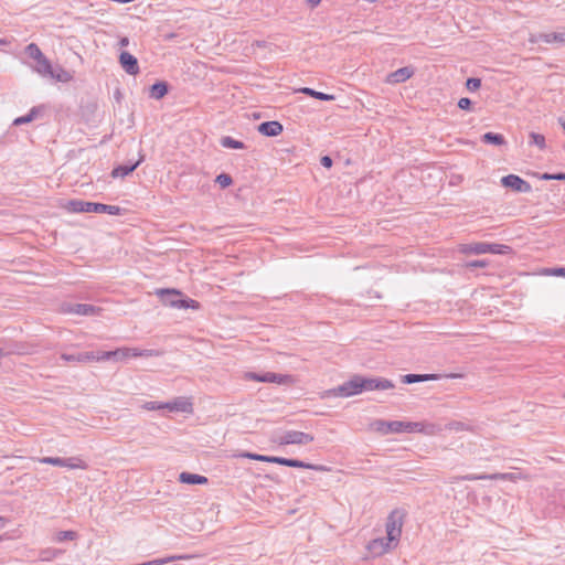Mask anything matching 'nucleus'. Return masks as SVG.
<instances>
[{
  "instance_id": "nucleus-1",
  "label": "nucleus",
  "mask_w": 565,
  "mask_h": 565,
  "mask_svg": "<svg viewBox=\"0 0 565 565\" xmlns=\"http://www.w3.org/2000/svg\"><path fill=\"white\" fill-rule=\"evenodd\" d=\"M393 387V382L387 379L354 375L349 381L333 388L331 394L333 396L350 397L364 391H384Z\"/></svg>"
},
{
  "instance_id": "nucleus-2",
  "label": "nucleus",
  "mask_w": 565,
  "mask_h": 565,
  "mask_svg": "<svg viewBox=\"0 0 565 565\" xmlns=\"http://www.w3.org/2000/svg\"><path fill=\"white\" fill-rule=\"evenodd\" d=\"M68 209L74 213H107L110 215H120L122 212V209L118 205H108L82 200L70 201Z\"/></svg>"
},
{
  "instance_id": "nucleus-3",
  "label": "nucleus",
  "mask_w": 565,
  "mask_h": 565,
  "mask_svg": "<svg viewBox=\"0 0 565 565\" xmlns=\"http://www.w3.org/2000/svg\"><path fill=\"white\" fill-rule=\"evenodd\" d=\"M404 519L405 512L399 509H395L388 514L385 523L386 537L388 539V542H393L398 545Z\"/></svg>"
},
{
  "instance_id": "nucleus-4",
  "label": "nucleus",
  "mask_w": 565,
  "mask_h": 565,
  "mask_svg": "<svg viewBox=\"0 0 565 565\" xmlns=\"http://www.w3.org/2000/svg\"><path fill=\"white\" fill-rule=\"evenodd\" d=\"M510 250V247L503 244H490V243H472L467 244L462 247V252L466 254H495V255H504Z\"/></svg>"
},
{
  "instance_id": "nucleus-5",
  "label": "nucleus",
  "mask_w": 565,
  "mask_h": 565,
  "mask_svg": "<svg viewBox=\"0 0 565 565\" xmlns=\"http://www.w3.org/2000/svg\"><path fill=\"white\" fill-rule=\"evenodd\" d=\"M529 42L532 44L544 42L546 44L564 45L565 44V26H561L554 32L531 33L529 36Z\"/></svg>"
},
{
  "instance_id": "nucleus-6",
  "label": "nucleus",
  "mask_w": 565,
  "mask_h": 565,
  "mask_svg": "<svg viewBox=\"0 0 565 565\" xmlns=\"http://www.w3.org/2000/svg\"><path fill=\"white\" fill-rule=\"evenodd\" d=\"M313 436L298 430H286L278 436L279 445H307L313 441Z\"/></svg>"
},
{
  "instance_id": "nucleus-7",
  "label": "nucleus",
  "mask_w": 565,
  "mask_h": 565,
  "mask_svg": "<svg viewBox=\"0 0 565 565\" xmlns=\"http://www.w3.org/2000/svg\"><path fill=\"white\" fill-rule=\"evenodd\" d=\"M396 546L397 544L388 542L387 537H377L367 543L366 550L372 557H380Z\"/></svg>"
},
{
  "instance_id": "nucleus-8",
  "label": "nucleus",
  "mask_w": 565,
  "mask_h": 565,
  "mask_svg": "<svg viewBox=\"0 0 565 565\" xmlns=\"http://www.w3.org/2000/svg\"><path fill=\"white\" fill-rule=\"evenodd\" d=\"M501 183L503 186L510 188L519 193H529L532 190L531 184L516 174H508L503 177L501 179Z\"/></svg>"
},
{
  "instance_id": "nucleus-9",
  "label": "nucleus",
  "mask_w": 565,
  "mask_h": 565,
  "mask_svg": "<svg viewBox=\"0 0 565 565\" xmlns=\"http://www.w3.org/2000/svg\"><path fill=\"white\" fill-rule=\"evenodd\" d=\"M372 426L374 430L382 435L404 433V422L401 420L386 422L377 419Z\"/></svg>"
},
{
  "instance_id": "nucleus-10",
  "label": "nucleus",
  "mask_w": 565,
  "mask_h": 565,
  "mask_svg": "<svg viewBox=\"0 0 565 565\" xmlns=\"http://www.w3.org/2000/svg\"><path fill=\"white\" fill-rule=\"evenodd\" d=\"M61 309L64 313H72L78 316H93L97 311V308L93 305L72 302H64Z\"/></svg>"
},
{
  "instance_id": "nucleus-11",
  "label": "nucleus",
  "mask_w": 565,
  "mask_h": 565,
  "mask_svg": "<svg viewBox=\"0 0 565 565\" xmlns=\"http://www.w3.org/2000/svg\"><path fill=\"white\" fill-rule=\"evenodd\" d=\"M61 359L65 362L85 363L90 361H106L102 359V352H78L74 354L62 353Z\"/></svg>"
},
{
  "instance_id": "nucleus-12",
  "label": "nucleus",
  "mask_w": 565,
  "mask_h": 565,
  "mask_svg": "<svg viewBox=\"0 0 565 565\" xmlns=\"http://www.w3.org/2000/svg\"><path fill=\"white\" fill-rule=\"evenodd\" d=\"M119 64L122 67V70L129 75L135 76L140 72L138 60L127 51H122L119 54Z\"/></svg>"
},
{
  "instance_id": "nucleus-13",
  "label": "nucleus",
  "mask_w": 565,
  "mask_h": 565,
  "mask_svg": "<svg viewBox=\"0 0 565 565\" xmlns=\"http://www.w3.org/2000/svg\"><path fill=\"white\" fill-rule=\"evenodd\" d=\"M141 349L137 348H124V349H117L115 351H107L102 352V359L110 360H124L126 358H139L140 356Z\"/></svg>"
},
{
  "instance_id": "nucleus-14",
  "label": "nucleus",
  "mask_w": 565,
  "mask_h": 565,
  "mask_svg": "<svg viewBox=\"0 0 565 565\" xmlns=\"http://www.w3.org/2000/svg\"><path fill=\"white\" fill-rule=\"evenodd\" d=\"M163 305L171 308H180L181 292L175 289H160L157 291Z\"/></svg>"
},
{
  "instance_id": "nucleus-15",
  "label": "nucleus",
  "mask_w": 565,
  "mask_h": 565,
  "mask_svg": "<svg viewBox=\"0 0 565 565\" xmlns=\"http://www.w3.org/2000/svg\"><path fill=\"white\" fill-rule=\"evenodd\" d=\"M414 75V68L411 66L401 67L386 76L387 84H399L406 82Z\"/></svg>"
},
{
  "instance_id": "nucleus-16",
  "label": "nucleus",
  "mask_w": 565,
  "mask_h": 565,
  "mask_svg": "<svg viewBox=\"0 0 565 565\" xmlns=\"http://www.w3.org/2000/svg\"><path fill=\"white\" fill-rule=\"evenodd\" d=\"M282 125L279 121H264L258 126V131L266 137H276L282 132Z\"/></svg>"
},
{
  "instance_id": "nucleus-17",
  "label": "nucleus",
  "mask_w": 565,
  "mask_h": 565,
  "mask_svg": "<svg viewBox=\"0 0 565 565\" xmlns=\"http://www.w3.org/2000/svg\"><path fill=\"white\" fill-rule=\"evenodd\" d=\"M143 159H145V157L141 154L140 158L134 163L120 164V166L114 168L111 171V177L113 178H124L126 175H129L138 168V166L143 161Z\"/></svg>"
},
{
  "instance_id": "nucleus-18",
  "label": "nucleus",
  "mask_w": 565,
  "mask_h": 565,
  "mask_svg": "<svg viewBox=\"0 0 565 565\" xmlns=\"http://www.w3.org/2000/svg\"><path fill=\"white\" fill-rule=\"evenodd\" d=\"M285 466L292 467V468L310 469V470H316V471H326L327 470V468L324 466L308 463V462H305V461H301L298 459H289V458L285 459Z\"/></svg>"
},
{
  "instance_id": "nucleus-19",
  "label": "nucleus",
  "mask_w": 565,
  "mask_h": 565,
  "mask_svg": "<svg viewBox=\"0 0 565 565\" xmlns=\"http://www.w3.org/2000/svg\"><path fill=\"white\" fill-rule=\"evenodd\" d=\"M291 381L290 375L277 374L273 372H266L262 374L260 382L263 383H277V384H287Z\"/></svg>"
},
{
  "instance_id": "nucleus-20",
  "label": "nucleus",
  "mask_w": 565,
  "mask_h": 565,
  "mask_svg": "<svg viewBox=\"0 0 565 565\" xmlns=\"http://www.w3.org/2000/svg\"><path fill=\"white\" fill-rule=\"evenodd\" d=\"M179 481L186 484H205L209 480L206 477L201 475L181 472L179 476Z\"/></svg>"
},
{
  "instance_id": "nucleus-21",
  "label": "nucleus",
  "mask_w": 565,
  "mask_h": 565,
  "mask_svg": "<svg viewBox=\"0 0 565 565\" xmlns=\"http://www.w3.org/2000/svg\"><path fill=\"white\" fill-rule=\"evenodd\" d=\"M437 374H406L402 376V382L405 384H413L419 382H427L431 380H437Z\"/></svg>"
},
{
  "instance_id": "nucleus-22",
  "label": "nucleus",
  "mask_w": 565,
  "mask_h": 565,
  "mask_svg": "<svg viewBox=\"0 0 565 565\" xmlns=\"http://www.w3.org/2000/svg\"><path fill=\"white\" fill-rule=\"evenodd\" d=\"M463 480L476 481V480H497V479H512L511 473H494V475H467L462 477Z\"/></svg>"
},
{
  "instance_id": "nucleus-23",
  "label": "nucleus",
  "mask_w": 565,
  "mask_h": 565,
  "mask_svg": "<svg viewBox=\"0 0 565 565\" xmlns=\"http://www.w3.org/2000/svg\"><path fill=\"white\" fill-rule=\"evenodd\" d=\"M47 77L61 83H67L73 79V75L62 66L52 67V75Z\"/></svg>"
},
{
  "instance_id": "nucleus-24",
  "label": "nucleus",
  "mask_w": 565,
  "mask_h": 565,
  "mask_svg": "<svg viewBox=\"0 0 565 565\" xmlns=\"http://www.w3.org/2000/svg\"><path fill=\"white\" fill-rule=\"evenodd\" d=\"M36 65L34 67L35 72L39 73L43 77H47L49 75H52V64L51 62L43 56L42 58L35 61Z\"/></svg>"
},
{
  "instance_id": "nucleus-25",
  "label": "nucleus",
  "mask_w": 565,
  "mask_h": 565,
  "mask_svg": "<svg viewBox=\"0 0 565 565\" xmlns=\"http://www.w3.org/2000/svg\"><path fill=\"white\" fill-rule=\"evenodd\" d=\"M168 93V85L166 82H157L150 86V97L161 99Z\"/></svg>"
},
{
  "instance_id": "nucleus-26",
  "label": "nucleus",
  "mask_w": 565,
  "mask_h": 565,
  "mask_svg": "<svg viewBox=\"0 0 565 565\" xmlns=\"http://www.w3.org/2000/svg\"><path fill=\"white\" fill-rule=\"evenodd\" d=\"M299 92L305 94V95L311 96L313 98L320 99V100L331 102V100L335 99V97L333 95L326 94V93H322V92H318V90H315V89L309 88V87H302V88L299 89Z\"/></svg>"
},
{
  "instance_id": "nucleus-27",
  "label": "nucleus",
  "mask_w": 565,
  "mask_h": 565,
  "mask_svg": "<svg viewBox=\"0 0 565 565\" xmlns=\"http://www.w3.org/2000/svg\"><path fill=\"white\" fill-rule=\"evenodd\" d=\"M62 467H65L68 469H83L84 470L87 468V463L79 457H68V458H63Z\"/></svg>"
},
{
  "instance_id": "nucleus-28",
  "label": "nucleus",
  "mask_w": 565,
  "mask_h": 565,
  "mask_svg": "<svg viewBox=\"0 0 565 565\" xmlns=\"http://www.w3.org/2000/svg\"><path fill=\"white\" fill-rule=\"evenodd\" d=\"M481 140L484 142V143H491V145H495V146H502L505 143V139L502 135L500 134H495V132H486L482 137H481Z\"/></svg>"
},
{
  "instance_id": "nucleus-29",
  "label": "nucleus",
  "mask_w": 565,
  "mask_h": 565,
  "mask_svg": "<svg viewBox=\"0 0 565 565\" xmlns=\"http://www.w3.org/2000/svg\"><path fill=\"white\" fill-rule=\"evenodd\" d=\"M220 143L222 147L228 148V149H244L245 148V145L242 141L236 140L230 136L222 137L220 140Z\"/></svg>"
},
{
  "instance_id": "nucleus-30",
  "label": "nucleus",
  "mask_w": 565,
  "mask_h": 565,
  "mask_svg": "<svg viewBox=\"0 0 565 565\" xmlns=\"http://www.w3.org/2000/svg\"><path fill=\"white\" fill-rule=\"evenodd\" d=\"M529 145L536 146L540 150H544L546 148L545 137L532 131L529 134Z\"/></svg>"
},
{
  "instance_id": "nucleus-31",
  "label": "nucleus",
  "mask_w": 565,
  "mask_h": 565,
  "mask_svg": "<svg viewBox=\"0 0 565 565\" xmlns=\"http://www.w3.org/2000/svg\"><path fill=\"white\" fill-rule=\"evenodd\" d=\"M63 553L62 550L57 548H45L40 552V559L43 562H51L58 557Z\"/></svg>"
},
{
  "instance_id": "nucleus-32",
  "label": "nucleus",
  "mask_w": 565,
  "mask_h": 565,
  "mask_svg": "<svg viewBox=\"0 0 565 565\" xmlns=\"http://www.w3.org/2000/svg\"><path fill=\"white\" fill-rule=\"evenodd\" d=\"M77 539V532L75 531H60L55 534V536L53 537V541L55 542H65V541H74Z\"/></svg>"
},
{
  "instance_id": "nucleus-33",
  "label": "nucleus",
  "mask_w": 565,
  "mask_h": 565,
  "mask_svg": "<svg viewBox=\"0 0 565 565\" xmlns=\"http://www.w3.org/2000/svg\"><path fill=\"white\" fill-rule=\"evenodd\" d=\"M25 53L28 54V56L34 61H38L40 58H42L44 56V54L42 53V51L40 50V47L35 44V43H30L26 47H25Z\"/></svg>"
},
{
  "instance_id": "nucleus-34",
  "label": "nucleus",
  "mask_w": 565,
  "mask_h": 565,
  "mask_svg": "<svg viewBox=\"0 0 565 565\" xmlns=\"http://www.w3.org/2000/svg\"><path fill=\"white\" fill-rule=\"evenodd\" d=\"M36 114H38L36 108H32L29 114L15 118L13 120V125L20 126V125L29 124L35 118Z\"/></svg>"
},
{
  "instance_id": "nucleus-35",
  "label": "nucleus",
  "mask_w": 565,
  "mask_h": 565,
  "mask_svg": "<svg viewBox=\"0 0 565 565\" xmlns=\"http://www.w3.org/2000/svg\"><path fill=\"white\" fill-rule=\"evenodd\" d=\"M425 425L418 422H404V433L424 431Z\"/></svg>"
},
{
  "instance_id": "nucleus-36",
  "label": "nucleus",
  "mask_w": 565,
  "mask_h": 565,
  "mask_svg": "<svg viewBox=\"0 0 565 565\" xmlns=\"http://www.w3.org/2000/svg\"><path fill=\"white\" fill-rule=\"evenodd\" d=\"M215 182L220 184L221 188H227L233 183V179L227 173H221L216 177Z\"/></svg>"
},
{
  "instance_id": "nucleus-37",
  "label": "nucleus",
  "mask_w": 565,
  "mask_h": 565,
  "mask_svg": "<svg viewBox=\"0 0 565 565\" xmlns=\"http://www.w3.org/2000/svg\"><path fill=\"white\" fill-rule=\"evenodd\" d=\"M38 460L41 463L52 465V466H57V467H62V465H63L62 457H42V458H39Z\"/></svg>"
},
{
  "instance_id": "nucleus-38",
  "label": "nucleus",
  "mask_w": 565,
  "mask_h": 565,
  "mask_svg": "<svg viewBox=\"0 0 565 565\" xmlns=\"http://www.w3.org/2000/svg\"><path fill=\"white\" fill-rule=\"evenodd\" d=\"M446 428L448 430H455V431H462V430H468L469 429L467 424H465L462 422H458V420H452V422L448 423L446 425Z\"/></svg>"
},
{
  "instance_id": "nucleus-39",
  "label": "nucleus",
  "mask_w": 565,
  "mask_h": 565,
  "mask_svg": "<svg viewBox=\"0 0 565 565\" xmlns=\"http://www.w3.org/2000/svg\"><path fill=\"white\" fill-rule=\"evenodd\" d=\"M188 403L183 402V401H175L173 403H166L164 404V407L168 408L169 411H186V406Z\"/></svg>"
},
{
  "instance_id": "nucleus-40",
  "label": "nucleus",
  "mask_w": 565,
  "mask_h": 565,
  "mask_svg": "<svg viewBox=\"0 0 565 565\" xmlns=\"http://www.w3.org/2000/svg\"><path fill=\"white\" fill-rule=\"evenodd\" d=\"M541 180L550 181V180H557V181H565V173L558 172V173H543L540 175Z\"/></svg>"
},
{
  "instance_id": "nucleus-41",
  "label": "nucleus",
  "mask_w": 565,
  "mask_h": 565,
  "mask_svg": "<svg viewBox=\"0 0 565 565\" xmlns=\"http://www.w3.org/2000/svg\"><path fill=\"white\" fill-rule=\"evenodd\" d=\"M481 86V79L476 77H470L466 82V87L470 92H476Z\"/></svg>"
},
{
  "instance_id": "nucleus-42",
  "label": "nucleus",
  "mask_w": 565,
  "mask_h": 565,
  "mask_svg": "<svg viewBox=\"0 0 565 565\" xmlns=\"http://www.w3.org/2000/svg\"><path fill=\"white\" fill-rule=\"evenodd\" d=\"M544 274L547 276L565 277V267L546 268Z\"/></svg>"
},
{
  "instance_id": "nucleus-43",
  "label": "nucleus",
  "mask_w": 565,
  "mask_h": 565,
  "mask_svg": "<svg viewBox=\"0 0 565 565\" xmlns=\"http://www.w3.org/2000/svg\"><path fill=\"white\" fill-rule=\"evenodd\" d=\"M164 352L162 350L154 349H142L140 352V356L142 358H152V356H162Z\"/></svg>"
},
{
  "instance_id": "nucleus-44",
  "label": "nucleus",
  "mask_w": 565,
  "mask_h": 565,
  "mask_svg": "<svg viewBox=\"0 0 565 565\" xmlns=\"http://www.w3.org/2000/svg\"><path fill=\"white\" fill-rule=\"evenodd\" d=\"M200 307L199 302L196 300H193V299H182L181 298V302H180V308L179 309H198Z\"/></svg>"
},
{
  "instance_id": "nucleus-45",
  "label": "nucleus",
  "mask_w": 565,
  "mask_h": 565,
  "mask_svg": "<svg viewBox=\"0 0 565 565\" xmlns=\"http://www.w3.org/2000/svg\"><path fill=\"white\" fill-rule=\"evenodd\" d=\"M471 105H472V102L467 97H462L458 102V107L462 110L470 109Z\"/></svg>"
},
{
  "instance_id": "nucleus-46",
  "label": "nucleus",
  "mask_w": 565,
  "mask_h": 565,
  "mask_svg": "<svg viewBox=\"0 0 565 565\" xmlns=\"http://www.w3.org/2000/svg\"><path fill=\"white\" fill-rule=\"evenodd\" d=\"M439 430H440V428H438L436 425L429 424V425H425L423 433H425L427 435H434Z\"/></svg>"
},
{
  "instance_id": "nucleus-47",
  "label": "nucleus",
  "mask_w": 565,
  "mask_h": 565,
  "mask_svg": "<svg viewBox=\"0 0 565 565\" xmlns=\"http://www.w3.org/2000/svg\"><path fill=\"white\" fill-rule=\"evenodd\" d=\"M468 268H476V267H486L487 266V262L481 259V260H471L469 263H467L466 265Z\"/></svg>"
},
{
  "instance_id": "nucleus-48",
  "label": "nucleus",
  "mask_w": 565,
  "mask_h": 565,
  "mask_svg": "<svg viewBox=\"0 0 565 565\" xmlns=\"http://www.w3.org/2000/svg\"><path fill=\"white\" fill-rule=\"evenodd\" d=\"M285 459L286 458L284 457L268 456V462L278 463L281 466H285Z\"/></svg>"
},
{
  "instance_id": "nucleus-49",
  "label": "nucleus",
  "mask_w": 565,
  "mask_h": 565,
  "mask_svg": "<svg viewBox=\"0 0 565 565\" xmlns=\"http://www.w3.org/2000/svg\"><path fill=\"white\" fill-rule=\"evenodd\" d=\"M320 162H321V166L324 168H331L333 164V161H332L331 157H329V156H323L321 158Z\"/></svg>"
},
{
  "instance_id": "nucleus-50",
  "label": "nucleus",
  "mask_w": 565,
  "mask_h": 565,
  "mask_svg": "<svg viewBox=\"0 0 565 565\" xmlns=\"http://www.w3.org/2000/svg\"><path fill=\"white\" fill-rule=\"evenodd\" d=\"M146 408L149 409V411H153V409H160V408H166L164 407V404H159V403H156V402H149L146 404Z\"/></svg>"
},
{
  "instance_id": "nucleus-51",
  "label": "nucleus",
  "mask_w": 565,
  "mask_h": 565,
  "mask_svg": "<svg viewBox=\"0 0 565 565\" xmlns=\"http://www.w3.org/2000/svg\"><path fill=\"white\" fill-rule=\"evenodd\" d=\"M246 379L247 380H252V381H256V382H260L262 374H258V373H255V372H248V373H246Z\"/></svg>"
},
{
  "instance_id": "nucleus-52",
  "label": "nucleus",
  "mask_w": 565,
  "mask_h": 565,
  "mask_svg": "<svg viewBox=\"0 0 565 565\" xmlns=\"http://www.w3.org/2000/svg\"><path fill=\"white\" fill-rule=\"evenodd\" d=\"M257 455L258 454H254V452H242L238 455V457H242V458H248V459H252V460H256L257 461Z\"/></svg>"
},
{
  "instance_id": "nucleus-53",
  "label": "nucleus",
  "mask_w": 565,
  "mask_h": 565,
  "mask_svg": "<svg viewBox=\"0 0 565 565\" xmlns=\"http://www.w3.org/2000/svg\"><path fill=\"white\" fill-rule=\"evenodd\" d=\"M128 44H129V39H128L127 36H122V38H120V40H119V45H120L121 47L128 46Z\"/></svg>"
},
{
  "instance_id": "nucleus-54",
  "label": "nucleus",
  "mask_w": 565,
  "mask_h": 565,
  "mask_svg": "<svg viewBox=\"0 0 565 565\" xmlns=\"http://www.w3.org/2000/svg\"><path fill=\"white\" fill-rule=\"evenodd\" d=\"M307 2L310 4V7L315 8L320 4L321 0H307Z\"/></svg>"
},
{
  "instance_id": "nucleus-55",
  "label": "nucleus",
  "mask_w": 565,
  "mask_h": 565,
  "mask_svg": "<svg viewBox=\"0 0 565 565\" xmlns=\"http://www.w3.org/2000/svg\"><path fill=\"white\" fill-rule=\"evenodd\" d=\"M257 461L268 462V456L257 455Z\"/></svg>"
},
{
  "instance_id": "nucleus-56",
  "label": "nucleus",
  "mask_w": 565,
  "mask_h": 565,
  "mask_svg": "<svg viewBox=\"0 0 565 565\" xmlns=\"http://www.w3.org/2000/svg\"><path fill=\"white\" fill-rule=\"evenodd\" d=\"M180 558H184V557L183 556H172V557H169L168 561L180 559Z\"/></svg>"
},
{
  "instance_id": "nucleus-57",
  "label": "nucleus",
  "mask_w": 565,
  "mask_h": 565,
  "mask_svg": "<svg viewBox=\"0 0 565 565\" xmlns=\"http://www.w3.org/2000/svg\"><path fill=\"white\" fill-rule=\"evenodd\" d=\"M0 521H2V518H0Z\"/></svg>"
}]
</instances>
